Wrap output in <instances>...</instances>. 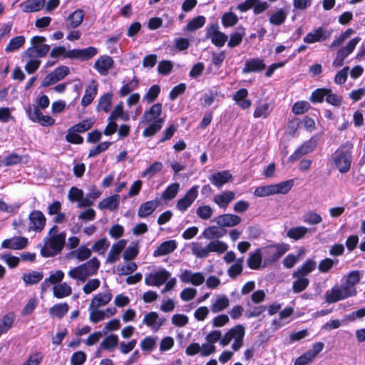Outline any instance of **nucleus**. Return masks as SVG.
Masks as SVG:
<instances>
[{
  "mask_svg": "<svg viewBox=\"0 0 365 365\" xmlns=\"http://www.w3.org/2000/svg\"><path fill=\"white\" fill-rule=\"evenodd\" d=\"M271 113L270 105L268 103H259L254 111L255 118H267Z\"/></svg>",
  "mask_w": 365,
  "mask_h": 365,
  "instance_id": "obj_58",
  "label": "nucleus"
},
{
  "mask_svg": "<svg viewBox=\"0 0 365 365\" xmlns=\"http://www.w3.org/2000/svg\"><path fill=\"white\" fill-rule=\"evenodd\" d=\"M266 68V64L263 59L259 58H249L246 61L243 67L242 73L251 72H259Z\"/></svg>",
  "mask_w": 365,
  "mask_h": 365,
  "instance_id": "obj_26",
  "label": "nucleus"
},
{
  "mask_svg": "<svg viewBox=\"0 0 365 365\" xmlns=\"http://www.w3.org/2000/svg\"><path fill=\"white\" fill-rule=\"evenodd\" d=\"M209 249L210 252H216L218 255H221L227 250L228 245L222 241L215 240L209 242Z\"/></svg>",
  "mask_w": 365,
  "mask_h": 365,
  "instance_id": "obj_61",
  "label": "nucleus"
},
{
  "mask_svg": "<svg viewBox=\"0 0 365 365\" xmlns=\"http://www.w3.org/2000/svg\"><path fill=\"white\" fill-rule=\"evenodd\" d=\"M157 336H146L140 343V348L144 351H153L157 345Z\"/></svg>",
  "mask_w": 365,
  "mask_h": 365,
  "instance_id": "obj_60",
  "label": "nucleus"
},
{
  "mask_svg": "<svg viewBox=\"0 0 365 365\" xmlns=\"http://www.w3.org/2000/svg\"><path fill=\"white\" fill-rule=\"evenodd\" d=\"M245 36V30L244 28H237V30L230 34V40L227 46L230 48H235L239 46Z\"/></svg>",
  "mask_w": 365,
  "mask_h": 365,
  "instance_id": "obj_46",
  "label": "nucleus"
},
{
  "mask_svg": "<svg viewBox=\"0 0 365 365\" xmlns=\"http://www.w3.org/2000/svg\"><path fill=\"white\" fill-rule=\"evenodd\" d=\"M162 112L163 106L160 103L144 111L139 123L140 125H147L143 132V137H153L161 130L165 123V118L161 117Z\"/></svg>",
  "mask_w": 365,
  "mask_h": 365,
  "instance_id": "obj_2",
  "label": "nucleus"
},
{
  "mask_svg": "<svg viewBox=\"0 0 365 365\" xmlns=\"http://www.w3.org/2000/svg\"><path fill=\"white\" fill-rule=\"evenodd\" d=\"M114 61L113 59L108 56H101L95 62L93 68L98 71L101 76H106L109 71L113 68Z\"/></svg>",
  "mask_w": 365,
  "mask_h": 365,
  "instance_id": "obj_19",
  "label": "nucleus"
},
{
  "mask_svg": "<svg viewBox=\"0 0 365 365\" xmlns=\"http://www.w3.org/2000/svg\"><path fill=\"white\" fill-rule=\"evenodd\" d=\"M315 147L316 143L312 140L304 143L289 157L288 161L290 163L297 161L302 156L312 152Z\"/></svg>",
  "mask_w": 365,
  "mask_h": 365,
  "instance_id": "obj_22",
  "label": "nucleus"
},
{
  "mask_svg": "<svg viewBox=\"0 0 365 365\" xmlns=\"http://www.w3.org/2000/svg\"><path fill=\"white\" fill-rule=\"evenodd\" d=\"M232 178V175L229 171H221L212 174L210 178V181L216 187H221L223 185L227 183Z\"/></svg>",
  "mask_w": 365,
  "mask_h": 365,
  "instance_id": "obj_35",
  "label": "nucleus"
},
{
  "mask_svg": "<svg viewBox=\"0 0 365 365\" xmlns=\"http://www.w3.org/2000/svg\"><path fill=\"white\" fill-rule=\"evenodd\" d=\"M351 145H344L337 149L332 155L335 167L341 173H347L351 164Z\"/></svg>",
  "mask_w": 365,
  "mask_h": 365,
  "instance_id": "obj_7",
  "label": "nucleus"
},
{
  "mask_svg": "<svg viewBox=\"0 0 365 365\" xmlns=\"http://www.w3.org/2000/svg\"><path fill=\"white\" fill-rule=\"evenodd\" d=\"M316 268V261L312 259H307L292 273V277H307V276L314 271Z\"/></svg>",
  "mask_w": 365,
  "mask_h": 365,
  "instance_id": "obj_28",
  "label": "nucleus"
},
{
  "mask_svg": "<svg viewBox=\"0 0 365 365\" xmlns=\"http://www.w3.org/2000/svg\"><path fill=\"white\" fill-rule=\"evenodd\" d=\"M68 309L67 303L56 304L49 309V314L52 317L61 319L67 314Z\"/></svg>",
  "mask_w": 365,
  "mask_h": 365,
  "instance_id": "obj_49",
  "label": "nucleus"
},
{
  "mask_svg": "<svg viewBox=\"0 0 365 365\" xmlns=\"http://www.w3.org/2000/svg\"><path fill=\"white\" fill-rule=\"evenodd\" d=\"M248 91L245 88H241L233 96V100L237 105L242 109L250 108L252 102L247 99Z\"/></svg>",
  "mask_w": 365,
  "mask_h": 365,
  "instance_id": "obj_36",
  "label": "nucleus"
},
{
  "mask_svg": "<svg viewBox=\"0 0 365 365\" xmlns=\"http://www.w3.org/2000/svg\"><path fill=\"white\" fill-rule=\"evenodd\" d=\"M180 190V184L174 182L170 184L162 194V198L165 200L174 199Z\"/></svg>",
  "mask_w": 365,
  "mask_h": 365,
  "instance_id": "obj_56",
  "label": "nucleus"
},
{
  "mask_svg": "<svg viewBox=\"0 0 365 365\" xmlns=\"http://www.w3.org/2000/svg\"><path fill=\"white\" fill-rule=\"evenodd\" d=\"M166 322L165 318L160 317L156 312H150L145 314L143 324L150 329L153 332L158 331Z\"/></svg>",
  "mask_w": 365,
  "mask_h": 365,
  "instance_id": "obj_16",
  "label": "nucleus"
},
{
  "mask_svg": "<svg viewBox=\"0 0 365 365\" xmlns=\"http://www.w3.org/2000/svg\"><path fill=\"white\" fill-rule=\"evenodd\" d=\"M29 231L41 232L46 225V217L42 212L39 210L32 211L29 216Z\"/></svg>",
  "mask_w": 365,
  "mask_h": 365,
  "instance_id": "obj_18",
  "label": "nucleus"
},
{
  "mask_svg": "<svg viewBox=\"0 0 365 365\" xmlns=\"http://www.w3.org/2000/svg\"><path fill=\"white\" fill-rule=\"evenodd\" d=\"M118 344V337L115 334L106 336L101 343V347L103 349L113 351Z\"/></svg>",
  "mask_w": 365,
  "mask_h": 365,
  "instance_id": "obj_57",
  "label": "nucleus"
},
{
  "mask_svg": "<svg viewBox=\"0 0 365 365\" xmlns=\"http://www.w3.org/2000/svg\"><path fill=\"white\" fill-rule=\"evenodd\" d=\"M294 309L291 307H286L282 310L277 318L273 319L271 323L272 330H278L282 327L289 322V318L292 315Z\"/></svg>",
  "mask_w": 365,
  "mask_h": 365,
  "instance_id": "obj_24",
  "label": "nucleus"
},
{
  "mask_svg": "<svg viewBox=\"0 0 365 365\" xmlns=\"http://www.w3.org/2000/svg\"><path fill=\"white\" fill-rule=\"evenodd\" d=\"M69 68L66 66H61L56 68L53 71L47 74L41 81L42 87H48L53 85L61 80L63 79L69 73Z\"/></svg>",
  "mask_w": 365,
  "mask_h": 365,
  "instance_id": "obj_14",
  "label": "nucleus"
},
{
  "mask_svg": "<svg viewBox=\"0 0 365 365\" xmlns=\"http://www.w3.org/2000/svg\"><path fill=\"white\" fill-rule=\"evenodd\" d=\"M50 55L53 58L63 57L73 59V50H67L65 46H59L53 48Z\"/></svg>",
  "mask_w": 365,
  "mask_h": 365,
  "instance_id": "obj_54",
  "label": "nucleus"
},
{
  "mask_svg": "<svg viewBox=\"0 0 365 365\" xmlns=\"http://www.w3.org/2000/svg\"><path fill=\"white\" fill-rule=\"evenodd\" d=\"M286 19L287 13L282 9H280L271 15L269 22L272 25L279 26L282 24Z\"/></svg>",
  "mask_w": 365,
  "mask_h": 365,
  "instance_id": "obj_64",
  "label": "nucleus"
},
{
  "mask_svg": "<svg viewBox=\"0 0 365 365\" xmlns=\"http://www.w3.org/2000/svg\"><path fill=\"white\" fill-rule=\"evenodd\" d=\"M289 250V245L284 243L270 245L261 248L264 264L277 261Z\"/></svg>",
  "mask_w": 365,
  "mask_h": 365,
  "instance_id": "obj_9",
  "label": "nucleus"
},
{
  "mask_svg": "<svg viewBox=\"0 0 365 365\" xmlns=\"http://www.w3.org/2000/svg\"><path fill=\"white\" fill-rule=\"evenodd\" d=\"M120 202V196L118 194L108 197L102 200L98 204V207L100 210L107 209L114 211L118 209Z\"/></svg>",
  "mask_w": 365,
  "mask_h": 365,
  "instance_id": "obj_33",
  "label": "nucleus"
},
{
  "mask_svg": "<svg viewBox=\"0 0 365 365\" xmlns=\"http://www.w3.org/2000/svg\"><path fill=\"white\" fill-rule=\"evenodd\" d=\"M66 234L59 232L58 227L53 225L43 239L41 254L45 257H51L59 254L65 245Z\"/></svg>",
  "mask_w": 365,
  "mask_h": 365,
  "instance_id": "obj_3",
  "label": "nucleus"
},
{
  "mask_svg": "<svg viewBox=\"0 0 365 365\" xmlns=\"http://www.w3.org/2000/svg\"><path fill=\"white\" fill-rule=\"evenodd\" d=\"M324 344L317 342L312 345V349L296 359L294 365H308L312 363L317 356L323 350Z\"/></svg>",
  "mask_w": 365,
  "mask_h": 365,
  "instance_id": "obj_15",
  "label": "nucleus"
},
{
  "mask_svg": "<svg viewBox=\"0 0 365 365\" xmlns=\"http://www.w3.org/2000/svg\"><path fill=\"white\" fill-rule=\"evenodd\" d=\"M45 4V0H26L21 4L24 12L32 13L40 11Z\"/></svg>",
  "mask_w": 365,
  "mask_h": 365,
  "instance_id": "obj_39",
  "label": "nucleus"
},
{
  "mask_svg": "<svg viewBox=\"0 0 365 365\" xmlns=\"http://www.w3.org/2000/svg\"><path fill=\"white\" fill-rule=\"evenodd\" d=\"M100 264L98 258L93 257L86 262L71 268L68 272V276L73 279L84 283L89 277L97 273Z\"/></svg>",
  "mask_w": 365,
  "mask_h": 365,
  "instance_id": "obj_4",
  "label": "nucleus"
},
{
  "mask_svg": "<svg viewBox=\"0 0 365 365\" xmlns=\"http://www.w3.org/2000/svg\"><path fill=\"white\" fill-rule=\"evenodd\" d=\"M262 252L260 248L255 250L253 252L250 253L247 259V264L252 269H258L262 262Z\"/></svg>",
  "mask_w": 365,
  "mask_h": 365,
  "instance_id": "obj_42",
  "label": "nucleus"
},
{
  "mask_svg": "<svg viewBox=\"0 0 365 365\" xmlns=\"http://www.w3.org/2000/svg\"><path fill=\"white\" fill-rule=\"evenodd\" d=\"M241 222V218L232 214H224L216 218V222L222 227H234Z\"/></svg>",
  "mask_w": 365,
  "mask_h": 365,
  "instance_id": "obj_34",
  "label": "nucleus"
},
{
  "mask_svg": "<svg viewBox=\"0 0 365 365\" xmlns=\"http://www.w3.org/2000/svg\"><path fill=\"white\" fill-rule=\"evenodd\" d=\"M206 38L217 47H222L228 39V36L220 31L217 23L212 24L207 28Z\"/></svg>",
  "mask_w": 365,
  "mask_h": 365,
  "instance_id": "obj_12",
  "label": "nucleus"
},
{
  "mask_svg": "<svg viewBox=\"0 0 365 365\" xmlns=\"http://www.w3.org/2000/svg\"><path fill=\"white\" fill-rule=\"evenodd\" d=\"M309 229L305 226H296L291 227L287 232V236L295 241L303 239L309 232Z\"/></svg>",
  "mask_w": 365,
  "mask_h": 365,
  "instance_id": "obj_41",
  "label": "nucleus"
},
{
  "mask_svg": "<svg viewBox=\"0 0 365 365\" xmlns=\"http://www.w3.org/2000/svg\"><path fill=\"white\" fill-rule=\"evenodd\" d=\"M245 335V327L242 324H237L225 333L220 341V344L226 346L231 341H233L231 347L233 351H237L243 346Z\"/></svg>",
  "mask_w": 365,
  "mask_h": 365,
  "instance_id": "obj_5",
  "label": "nucleus"
},
{
  "mask_svg": "<svg viewBox=\"0 0 365 365\" xmlns=\"http://www.w3.org/2000/svg\"><path fill=\"white\" fill-rule=\"evenodd\" d=\"M98 93V83L92 80L86 88L84 95L81 99V104L83 107L90 105Z\"/></svg>",
  "mask_w": 365,
  "mask_h": 365,
  "instance_id": "obj_27",
  "label": "nucleus"
},
{
  "mask_svg": "<svg viewBox=\"0 0 365 365\" xmlns=\"http://www.w3.org/2000/svg\"><path fill=\"white\" fill-rule=\"evenodd\" d=\"M354 33L355 31L353 29H347L331 42L329 47L331 48H333L341 46L347 38H349Z\"/></svg>",
  "mask_w": 365,
  "mask_h": 365,
  "instance_id": "obj_62",
  "label": "nucleus"
},
{
  "mask_svg": "<svg viewBox=\"0 0 365 365\" xmlns=\"http://www.w3.org/2000/svg\"><path fill=\"white\" fill-rule=\"evenodd\" d=\"M46 38L43 36H36L31 38L30 42L31 46L24 52V56L26 58H31L34 53L38 57H43L50 51V46L46 44Z\"/></svg>",
  "mask_w": 365,
  "mask_h": 365,
  "instance_id": "obj_8",
  "label": "nucleus"
},
{
  "mask_svg": "<svg viewBox=\"0 0 365 365\" xmlns=\"http://www.w3.org/2000/svg\"><path fill=\"white\" fill-rule=\"evenodd\" d=\"M127 243V240L122 239L113 244L108 254L106 262L108 264H113L117 262L120 258L121 252L125 248Z\"/></svg>",
  "mask_w": 365,
  "mask_h": 365,
  "instance_id": "obj_20",
  "label": "nucleus"
},
{
  "mask_svg": "<svg viewBox=\"0 0 365 365\" xmlns=\"http://www.w3.org/2000/svg\"><path fill=\"white\" fill-rule=\"evenodd\" d=\"M123 86L118 91L120 97H125L134 91L139 86L138 79L133 76L131 79H124L122 82Z\"/></svg>",
  "mask_w": 365,
  "mask_h": 365,
  "instance_id": "obj_31",
  "label": "nucleus"
},
{
  "mask_svg": "<svg viewBox=\"0 0 365 365\" xmlns=\"http://www.w3.org/2000/svg\"><path fill=\"white\" fill-rule=\"evenodd\" d=\"M89 312V321L93 324H97L108 318L107 315H105L103 309H100L98 307H94L88 306V308Z\"/></svg>",
  "mask_w": 365,
  "mask_h": 365,
  "instance_id": "obj_44",
  "label": "nucleus"
},
{
  "mask_svg": "<svg viewBox=\"0 0 365 365\" xmlns=\"http://www.w3.org/2000/svg\"><path fill=\"white\" fill-rule=\"evenodd\" d=\"M361 38L356 36L350 39L346 44L341 47L336 53V58L333 61V66L340 67L343 65L346 58H347L354 51L357 44L360 42Z\"/></svg>",
  "mask_w": 365,
  "mask_h": 365,
  "instance_id": "obj_10",
  "label": "nucleus"
},
{
  "mask_svg": "<svg viewBox=\"0 0 365 365\" xmlns=\"http://www.w3.org/2000/svg\"><path fill=\"white\" fill-rule=\"evenodd\" d=\"M330 35V32L326 31L322 27H319L318 29L308 33L304 37V41L307 43H314L316 42L325 41L329 38Z\"/></svg>",
  "mask_w": 365,
  "mask_h": 365,
  "instance_id": "obj_23",
  "label": "nucleus"
},
{
  "mask_svg": "<svg viewBox=\"0 0 365 365\" xmlns=\"http://www.w3.org/2000/svg\"><path fill=\"white\" fill-rule=\"evenodd\" d=\"M85 12L82 9H76L68 16L66 27L77 28L82 24Z\"/></svg>",
  "mask_w": 365,
  "mask_h": 365,
  "instance_id": "obj_37",
  "label": "nucleus"
},
{
  "mask_svg": "<svg viewBox=\"0 0 365 365\" xmlns=\"http://www.w3.org/2000/svg\"><path fill=\"white\" fill-rule=\"evenodd\" d=\"M295 280L292 284V290L294 293H300L309 286V279L307 277H292Z\"/></svg>",
  "mask_w": 365,
  "mask_h": 365,
  "instance_id": "obj_53",
  "label": "nucleus"
},
{
  "mask_svg": "<svg viewBox=\"0 0 365 365\" xmlns=\"http://www.w3.org/2000/svg\"><path fill=\"white\" fill-rule=\"evenodd\" d=\"M235 198L232 191H225L214 197V202L222 208H226L229 203Z\"/></svg>",
  "mask_w": 365,
  "mask_h": 365,
  "instance_id": "obj_38",
  "label": "nucleus"
},
{
  "mask_svg": "<svg viewBox=\"0 0 365 365\" xmlns=\"http://www.w3.org/2000/svg\"><path fill=\"white\" fill-rule=\"evenodd\" d=\"M26 42L23 36H18L12 38L5 48L6 53H11L19 50Z\"/></svg>",
  "mask_w": 365,
  "mask_h": 365,
  "instance_id": "obj_47",
  "label": "nucleus"
},
{
  "mask_svg": "<svg viewBox=\"0 0 365 365\" xmlns=\"http://www.w3.org/2000/svg\"><path fill=\"white\" fill-rule=\"evenodd\" d=\"M158 206L159 202L157 200L144 202L138 210V216L140 217H146L151 215Z\"/></svg>",
  "mask_w": 365,
  "mask_h": 365,
  "instance_id": "obj_40",
  "label": "nucleus"
},
{
  "mask_svg": "<svg viewBox=\"0 0 365 365\" xmlns=\"http://www.w3.org/2000/svg\"><path fill=\"white\" fill-rule=\"evenodd\" d=\"M192 252L198 258H206L210 253L209 244L206 246H202L199 242H194L192 244Z\"/></svg>",
  "mask_w": 365,
  "mask_h": 365,
  "instance_id": "obj_52",
  "label": "nucleus"
},
{
  "mask_svg": "<svg viewBox=\"0 0 365 365\" xmlns=\"http://www.w3.org/2000/svg\"><path fill=\"white\" fill-rule=\"evenodd\" d=\"M294 180H289L274 185L257 187L254 195L259 197H264L277 194H287L293 187Z\"/></svg>",
  "mask_w": 365,
  "mask_h": 365,
  "instance_id": "obj_6",
  "label": "nucleus"
},
{
  "mask_svg": "<svg viewBox=\"0 0 365 365\" xmlns=\"http://www.w3.org/2000/svg\"><path fill=\"white\" fill-rule=\"evenodd\" d=\"M53 296L58 299L68 297L72 293L71 287L66 282L56 284L53 289Z\"/></svg>",
  "mask_w": 365,
  "mask_h": 365,
  "instance_id": "obj_43",
  "label": "nucleus"
},
{
  "mask_svg": "<svg viewBox=\"0 0 365 365\" xmlns=\"http://www.w3.org/2000/svg\"><path fill=\"white\" fill-rule=\"evenodd\" d=\"M180 281L184 284H190L195 287L202 285L205 281V276L201 272H192L190 269H182L179 275Z\"/></svg>",
  "mask_w": 365,
  "mask_h": 365,
  "instance_id": "obj_13",
  "label": "nucleus"
},
{
  "mask_svg": "<svg viewBox=\"0 0 365 365\" xmlns=\"http://www.w3.org/2000/svg\"><path fill=\"white\" fill-rule=\"evenodd\" d=\"M230 306V299L227 295L217 294L210 305V310L213 313H219Z\"/></svg>",
  "mask_w": 365,
  "mask_h": 365,
  "instance_id": "obj_29",
  "label": "nucleus"
},
{
  "mask_svg": "<svg viewBox=\"0 0 365 365\" xmlns=\"http://www.w3.org/2000/svg\"><path fill=\"white\" fill-rule=\"evenodd\" d=\"M171 273L164 268L151 272L145 277V283L148 286L160 287L170 277Z\"/></svg>",
  "mask_w": 365,
  "mask_h": 365,
  "instance_id": "obj_11",
  "label": "nucleus"
},
{
  "mask_svg": "<svg viewBox=\"0 0 365 365\" xmlns=\"http://www.w3.org/2000/svg\"><path fill=\"white\" fill-rule=\"evenodd\" d=\"M98 53V49L93 46H89L83 49H73V59L88 61Z\"/></svg>",
  "mask_w": 365,
  "mask_h": 365,
  "instance_id": "obj_30",
  "label": "nucleus"
},
{
  "mask_svg": "<svg viewBox=\"0 0 365 365\" xmlns=\"http://www.w3.org/2000/svg\"><path fill=\"white\" fill-rule=\"evenodd\" d=\"M198 188V185H194L190 188L185 195L178 200L176 208L182 212L186 211L197 197Z\"/></svg>",
  "mask_w": 365,
  "mask_h": 365,
  "instance_id": "obj_17",
  "label": "nucleus"
},
{
  "mask_svg": "<svg viewBox=\"0 0 365 365\" xmlns=\"http://www.w3.org/2000/svg\"><path fill=\"white\" fill-rule=\"evenodd\" d=\"M29 240L24 237H14L4 240L1 243V247L4 249L22 250L28 245Z\"/></svg>",
  "mask_w": 365,
  "mask_h": 365,
  "instance_id": "obj_25",
  "label": "nucleus"
},
{
  "mask_svg": "<svg viewBox=\"0 0 365 365\" xmlns=\"http://www.w3.org/2000/svg\"><path fill=\"white\" fill-rule=\"evenodd\" d=\"M110 246V242L106 237L101 238L96 240L91 246V252L104 255Z\"/></svg>",
  "mask_w": 365,
  "mask_h": 365,
  "instance_id": "obj_45",
  "label": "nucleus"
},
{
  "mask_svg": "<svg viewBox=\"0 0 365 365\" xmlns=\"http://www.w3.org/2000/svg\"><path fill=\"white\" fill-rule=\"evenodd\" d=\"M112 299V291L111 289H108L104 292H98L93 295L89 306L98 308L103 307L108 305L111 302Z\"/></svg>",
  "mask_w": 365,
  "mask_h": 365,
  "instance_id": "obj_21",
  "label": "nucleus"
},
{
  "mask_svg": "<svg viewBox=\"0 0 365 365\" xmlns=\"http://www.w3.org/2000/svg\"><path fill=\"white\" fill-rule=\"evenodd\" d=\"M43 274L42 272L31 271L24 273L22 277L24 282L26 285L34 284L38 283L43 279Z\"/></svg>",
  "mask_w": 365,
  "mask_h": 365,
  "instance_id": "obj_51",
  "label": "nucleus"
},
{
  "mask_svg": "<svg viewBox=\"0 0 365 365\" xmlns=\"http://www.w3.org/2000/svg\"><path fill=\"white\" fill-rule=\"evenodd\" d=\"M160 92V88L158 85L152 86L146 94L143 97V101L148 104L153 103Z\"/></svg>",
  "mask_w": 365,
  "mask_h": 365,
  "instance_id": "obj_63",
  "label": "nucleus"
},
{
  "mask_svg": "<svg viewBox=\"0 0 365 365\" xmlns=\"http://www.w3.org/2000/svg\"><path fill=\"white\" fill-rule=\"evenodd\" d=\"M71 255L80 262L85 261L90 258L92 255L91 248L82 245L71 252Z\"/></svg>",
  "mask_w": 365,
  "mask_h": 365,
  "instance_id": "obj_48",
  "label": "nucleus"
},
{
  "mask_svg": "<svg viewBox=\"0 0 365 365\" xmlns=\"http://www.w3.org/2000/svg\"><path fill=\"white\" fill-rule=\"evenodd\" d=\"M225 234V231L216 227L211 226L206 228L203 232L202 236L207 240L218 239L223 237Z\"/></svg>",
  "mask_w": 365,
  "mask_h": 365,
  "instance_id": "obj_50",
  "label": "nucleus"
},
{
  "mask_svg": "<svg viewBox=\"0 0 365 365\" xmlns=\"http://www.w3.org/2000/svg\"><path fill=\"white\" fill-rule=\"evenodd\" d=\"M206 19L203 16H198L190 20L185 28L186 31H192L202 28L205 24Z\"/></svg>",
  "mask_w": 365,
  "mask_h": 365,
  "instance_id": "obj_59",
  "label": "nucleus"
},
{
  "mask_svg": "<svg viewBox=\"0 0 365 365\" xmlns=\"http://www.w3.org/2000/svg\"><path fill=\"white\" fill-rule=\"evenodd\" d=\"M177 248V242L174 240L161 243L153 252L154 257H160L173 252Z\"/></svg>",
  "mask_w": 365,
  "mask_h": 365,
  "instance_id": "obj_32",
  "label": "nucleus"
},
{
  "mask_svg": "<svg viewBox=\"0 0 365 365\" xmlns=\"http://www.w3.org/2000/svg\"><path fill=\"white\" fill-rule=\"evenodd\" d=\"M163 168V165L161 162L155 161L141 173V177L150 179L160 173Z\"/></svg>",
  "mask_w": 365,
  "mask_h": 365,
  "instance_id": "obj_55",
  "label": "nucleus"
},
{
  "mask_svg": "<svg viewBox=\"0 0 365 365\" xmlns=\"http://www.w3.org/2000/svg\"><path fill=\"white\" fill-rule=\"evenodd\" d=\"M359 271H352L341 278V284H336L325 293V300L329 304L354 297L357 294L356 284L360 282Z\"/></svg>",
  "mask_w": 365,
  "mask_h": 365,
  "instance_id": "obj_1",
  "label": "nucleus"
}]
</instances>
